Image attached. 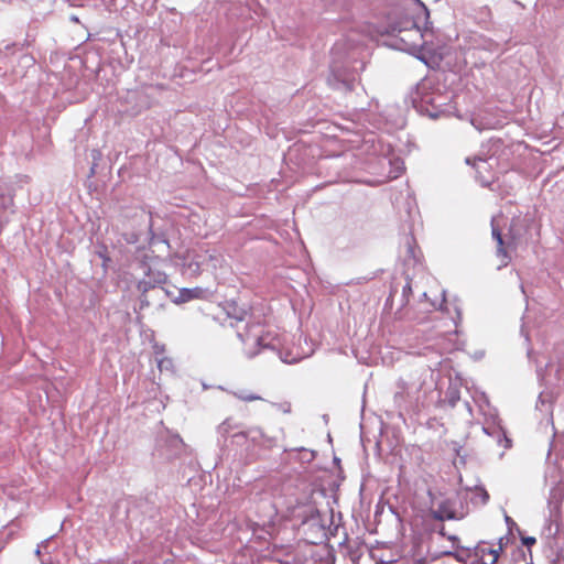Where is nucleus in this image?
<instances>
[{"label": "nucleus", "instance_id": "obj_1", "mask_svg": "<svg viewBox=\"0 0 564 564\" xmlns=\"http://www.w3.org/2000/svg\"><path fill=\"white\" fill-rule=\"evenodd\" d=\"M246 345L254 348H275L279 345V339L271 328L261 326L260 324L248 325L245 335H240Z\"/></svg>", "mask_w": 564, "mask_h": 564}, {"label": "nucleus", "instance_id": "obj_2", "mask_svg": "<svg viewBox=\"0 0 564 564\" xmlns=\"http://www.w3.org/2000/svg\"><path fill=\"white\" fill-rule=\"evenodd\" d=\"M502 550V539L499 540L497 547L490 545L489 543L481 542L476 547V556L479 558L481 564H497Z\"/></svg>", "mask_w": 564, "mask_h": 564}, {"label": "nucleus", "instance_id": "obj_3", "mask_svg": "<svg viewBox=\"0 0 564 564\" xmlns=\"http://www.w3.org/2000/svg\"><path fill=\"white\" fill-rule=\"evenodd\" d=\"M491 232L494 239L497 241V256L501 259V264L507 265L510 261V256L508 254L507 248L505 247V241L501 231L496 224V218L491 220Z\"/></svg>", "mask_w": 564, "mask_h": 564}, {"label": "nucleus", "instance_id": "obj_4", "mask_svg": "<svg viewBox=\"0 0 564 564\" xmlns=\"http://www.w3.org/2000/svg\"><path fill=\"white\" fill-rule=\"evenodd\" d=\"M433 518L436 520H452L456 518L455 510L449 500L442 501L437 509L433 511Z\"/></svg>", "mask_w": 564, "mask_h": 564}, {"label": "nucleus", "instance_id": "obj_5", "mask_svg": "<svg viewBox=\"0 0 564 564\" xmlns=\"http://www.w3.org/2000/svg\"><path fill=\"white\" fill-rule=\"evenodd\" d=\"M226 312L229 317L237 321H242L247 316L246 310L238 307L234 301L226 303Z\"/></svg>", "mask_w": 564, "mask_h": 564}, {"label": "nucleus", "instance_id": "obj_6", "mask_svg": "<svg viewBox=\"0 0 564 564\" xmlns=\"http://www.w3.org/2000/svg\"><path fill=\"white\" fill-rule=\"evenodd\" d=\"M202 294L200 289H183L180 293L182 301L186 302L199 297Z\"/></svg>", "mask_w": 564, "mask_h": 564}, {"label": "nucleus", "instance_id": "obj_7", "mask_svg": "<svg viewBox=\"0 0 564 564\" xmlns=\"http://www.w3.org/2000/svg\"><path fill=\"white\" fill-rule=\"evenodd\" d=\"M238 398L246 402L261 400V397H259L257 394H239Z\"/></svg>", "mask_w": 564, "mask_h": 564}, {"label": "nucleus", "instance_id": "obj_8", "mask_svg": "<svg viewBox=\"0 0 564 564\" xmlns=\"http://www.w3.org/2000/svg\"><path fill=\"white\" fill-rule=\"evenodd\" d=\"M448 540L453 542L454 547H458V538L455 535H448Z\"/></svg>", "mask_w": 564, "mask_h": 564}, {"label": "nucleus", "instance_id": "obj_9", "mask_svg": "<svg viewBox=\"0 0 564 564\" xmlns=\"http://www.w3.org/2000/svg\"><path fill=\"white\" fill-rule=\"evenodd\" d=\"M523 543L525 545L533 544V543H535V539L534 538H527V539L523 540Z\"/></svg>", "mask_w": 564, "mask_h": 564}, {"label": "nucleus", "instance_id": "obj_10", "mask_svg": "<svg viewBox=\"0 0 564 564\" xmlns=\"http://www.w3.org/2000/svg\"><path fill=\"white\" fill-rule=\"evenodd\" d=\"M444 555L457 557L456 554L454 552H452V551L444 552Z\"/></svg>", "mask_w": 564, "mask_h": 564}, {"label": "nucleus", "instance_id": "obj_11", "mask_svg": "<svg viewBox=\"0 0 564 564\" xmlns=\"http://www.w3.org/2000/svg\"><path fill=\"white\" fill-rule=\"evenodd\" d=\"M442 535H445L444 528L440 531Z\"/></svg>", "mask_w": 564, "mask_h": 564}]
</instances>
